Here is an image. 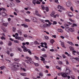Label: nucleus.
Returning <instances> with one entry per match:
<instances>
[{"mask_svg":"<svg viewBox=\"0 0 79 79\" xmlns=\"http://www.w3.org/2000/svg\"><path fill=\"white\" fill-rule=\"evenodd\" d=\"M26 59H28V60H25V62L27 63H29L31 64H33V63H34V61H32V59L31 58H30L29 57L27 56L25 57Z\"/></svg>","mask_w":79,"mask_h":79,"instance_id":"f257e3e1","label":"nucleus"},{"mask_svg":"<svg viewBox=\"0 0 79 79\" xmlns=\"http://www.w3.org/2000/svg\"><path fill=\"white\" fill-rule=\"evenodd\" d=\"M12 66L15 68H16V66H17V67H19V63L16 62H14L12 64Z\"/></svg>","mask_w":79,"mask_h":79,"instance_id":"f03ea898","label":"nucleus"},{"mask_svg":"<svg viewBox=\"0 0 79 79\" xmlns=\"http://www.w3.org/2000/svg\"><path fill=\"white\" fill-rule=\"evenodd\" d=\"M71 72V70L69 69L68 68H66L65 73L68 74V75H69L70 74V73Z\"/></svg>","mask_w":79,"mask_h":79,"instance_id":"7ed1b4c3","label":"nucleus"},{"mask_svg":"<svg viewBox=\"0 0 79 79\" xmlns=\"http://www.w3.org/2000/svg\"><path fill=\"white\" fill-rule=\"evenodd\" d=\"M61 76L63 77H66L67 76V74L64 73H61Z\"/></svg>","mask_w":79,"mask_h":79,"instance_id":"20e7f679","label":"nucleus"},{"mask_svg":"<svg viewBox=\"0 0 79 79\" xmlns=\"http://www.w3.org/2000/svg\"><path fill=\"white\" fill-rule=\"evenodd\" d=\"M66 5L67 6L69 7V6H71V3L69 2H66Z\"/></svg>","mask_w":79,"mask_h":79,"instance_id":"39448f33","label":"nucleus"},{"mask_svg":"<svg viewBox=\"0 0 79 79\" xmlns=\"http://www.w3.org/2000/svg\"><path fill=\"white\" fill-rule=\"evenodd\" d=\"M31 18L32 20L33 21H34V22H35L36 21H37V19L35 18V17H34L33 16H31Z\"/></svg>","mask_w":79,"mask_h":79,"instance_id":"423d86ee","label":"nucleus"},{"mask_svg":"<svg viewBox=\"0 0 79 79\" xmlns=\"http://www.w3.org/2000/svg\"><path fill=\"white\" fill-rule=\"evenodd\" d=\"M40 58H42V61H43L44 63V64H46V63H47V61H46L45 60V59H44V58L42 56H41Z\"/></svg>","mask_w":79,"mask_h":79,"instance_id":"0eeeda50","label":"nucleus"},{"mask_svg":"<svg viewBox=\"0 0 79 79\" xmlns=\"http://www.w3.org/2000/svg\"><path fill=\"white\" fill-rule=\"evenodd\" d=\"M57 7L58 9H59L60 10H64V8L60 5H58Z\"/></svg>","mask_w":79,"mask_h":79,"instance_id":"6e6552de","label":"nucleus"},{"mask_svg":"<svg viewBox=\"0 0 79 79\" xmlns=\"http://www.w3.org/2000/svg\"><path fill=\"white\" fill-rule=\"evenodd\" d=\"M49 26H50V25L47 23H45L43 26V27H49Z\"/></svg>","mask_w":79,"mask_h":79,"instance_id":"1a4fd4ad","label":"nucleus"},{"mask_svg":"<svg viewBox=\"0 0 79 79\" xmlns=\"http://www.w3.org/2000/svg\"><path fill=\"white\" fill-rule=\"evenodd\" d=\"M18 32L19 35H22V30H18Z\"/></svg>","mask_w":79,"mask_h":79,"instance_id":"9d476101","label":"nucleus"},{"mask_svg":"<svg viewBox=\"0 0 79 79\" xmlns=\"http://www.w3.org/2000/svg\"><path fill=\"white\" fill-rule=\"evenodd\" d=\"M67 13L68 16H70V17H72V15H73L72 13L71 12H68Z\"/></svg>","mask_w":79,"mask_h":79,"instance_id":"9b49d317","label":"nucleus"},{"mask_svg":"<svg viewBox=\"0 0 79 79\" xmlns=\"http://www.w3.org/2000/svg\"><path fill=\"white\" fill-rule=\"evenodd\" d=\"M67 43L69 44H70V45H71L72 46H74V44H73V43L71 41H68L67 42Z\"/></svg>","mask_w":79,"mask_h":79,"instance_id":"f8f14e48","label":"nucleus"},{"mask_svg":"<svg viewBox=\"0 0 79 79\" xmlns=\"http://www.w3.org/2000/svg\"><path fill=\"white\" fill-rule=\"evenodd\" d=\"M61 46L63 47V48H66V47H65L64 44V42H62Z\"/></svg>","mask_w":79,"mask_h":79,"instance_id":"ddd939ff","label":"nucleus"},{"mask_svg":"<svg viewBox=\"0 0 79 79\" xmlns=\"http://www.w3.org/2000/svg\"><path fill=\"white\" fill-rule=\"evenodd\" d=\"M69 31H70V32H73L74 31V29L73 28H70L69 29Z\"/></svg>","mask_w":79,"mask_h":79,"instance_id":"4468645a","label":"nucleus"},{"mask_svg":"<svg viewBox=\"0 0 79 79\" xmlns=\"http://www.w3.org/2000/svg\"><path fill=\"white\" fill-rule=\"evenodd\" d=\"M21 25L22 26H24V27H28V26L27 25H25L24 24H22Z\"/></svg>","mask_w":79,"mask_h":79,"instance_id":"2eb2a0df","label":"nucleus"},{"mask_svg":"<svg viewBox=\"0 0 79 79\" xmlns=\"http://www.w3.org/2000/svg\"><path fill=\"white\" fill-rule=\"evenodd\" d=\"M41 7L42 10H45V7L43 5H41Z\"/></svg>","mask_w":79,"mask_h":79,"instance_id":"dca6fc26","label":"nucleus"},{"mask_svg":"<svg viewBox=\"0 0 79 79\" xmlns=\"http://www.w3.org/2000/svg\"><path fill=\"white\" fill-rule=\"evenodd\" d=\"M45 10L46 11H47V12H48V11H49V10L48 7H46Z\"/></svg>","mask_w":79,"mask_h":79,"instance_id":"f3484780","label":"nucleus"},{"mask_svg":"<svg viewBox=\"0 0 79 79\" xmlns=\"http://www.w3.org/2000/svg\"><path fill=\"white\" fill-rule=\"evenodd\" d=\"M36 1L37 0H34L32 1V3L34 4V5H35V3H36Z\"/></svg>","mask_w":79,"mask_h":79,"instance_id":"a211bd4d","label":"nucleus"},{"mask_svg":"<svg viewBox=\"0 0 79 79\" xmlns=\"http://www.w3.org/2000/svg\"><path fill=\"white\" fill-rule=\"evenodd\" d=\"M8 24V23H5L3 24V25L5 26V27H7V25Z\"/></svg>","mask_w":79,"mask_h":79,"instance_id":"6ab92c4d","label":"nucleus"},{"mask_svg":"<svg viewBox=\"0 0 79 79\" xmlns=\"http://www.w3.org/2000/svg\"><path fill=\"white\" fill-rule=\"evenodd\" d=\"M58 32H63V31L60 29H58Z\"/></svg>","mask_w":79,"mask_h":79,"instance_id":"aec40b11","label":"nucleus"},{"mask_svg":"<svg viewBox=\"0 0 79 79\" xmlns=\"http://www.w3.org/2000/svg\"><path fill=\"white\" fill-rule=\"evenodd\" d=\"M65 27L66 28V29H69V25L67 24H65Z\"/></svg>","mask_w":79,"mask_h":79,"instance_id":"412c9836","label":"nucleus"},{"mask_svg":"<svg viewBox=\"0 0 79 79\" xmlns=\"http://www.w3.org/2000/svg\"><path fill=\"white\" fill-rule=\"evenodd\" d=\"M12 45V43L11 41H9L8 44V45L9 46H11Z\"/></svg>","mask_w":79,"mask_h":79,"instance_id":"4be33fe9","label":"nucleus"},{"mask_svg":"<svg viewBox=\"0 0 79 79\" xmlns=\"http://www.w3.org/2000/svg\"><path fill=\"white\" fill-rule=\"evenodd\" d=\"M24 52H28V49H27V48L24 49L23 50Z\"/></svg>","mask_w":79,"mask_h":79,"instance_id":"5701e85b","label":"nucleus"},{"mask_svg":"<svg viewBox=\"0 0 79 79\" xmlns=\"http://www.w3.org/2000/svg\"><path fill=\"white\" fill-rule=\"evenodd\" d=\"M55 42V40H54L52 39L50 40V43L51 44H53Z\"/></svg>","mask_w":79,"mask_h":79,"instance_id":"b1692460","label":"nucleus"},{"mask_svg":"<svg viewBox=\"0 0 79 79\" xmlns=\"http://www.w3.org/2000/svg\"><path fill=\"white\" fill-rule=\"evenodd\" d=\"M20 37L19 36H16L15 37V38L16 39H18V40H20Z\"/></svg>","mask_w":79,"mask_h":79,"instance_id":"393cba45","label":"nucleus"},{"mask_svg":"<svg viewBox=\"0 0 79 79\" xmlns=\"http://www.w3.org/2000/svg\"><path fill=\"white\" fill-rule=\"evenodd\" d=\"M69 48L70 50H74V48L70 46L69 47Z\"/></svg>","mask_w":79,"mask_h":79,"instance_id":"a878e982","label":"nucleus"},{"mask_svg":"<svg viewBox=\"0 0 79 79\" xmlns=\"http://www.w3.org/2000/svg\"><path fill=\"white\" fill-rule=\"evenodd\" d=\"M1 39H2V40H6V38H5V37H4V36H2L1 37Z\"/></svg>","mask_w":79,"mask_h":79,"instance_id":"bb28decb","label":"nucleus"},{"mask_svg":"<svg viewBox=\"0 0 79 79\" xmlns=\"http://www.w3.org/2000/svg\"><path fill=\"white\" fill-rule=\"evenodd\" d=\"M28 53H29V55H32V52H31V50L30 49H28Z\"/></svg>","mask_w":79,"mask_h":79,"instance_id":"cd10ccee","label":"nucleus"},{"mask_svg":"<svg viewBox=\"0 0 79 79\" xmlns=\"http://www.w3.org/2000/svg\"><path fill=\"white\" fill-rule=\"evenodd\" d=\"M57 24V22L55 21H54L52 23L53 25H55Z\"/></svg>","mask_w":79,"mask_h":79,"instance_id":"c85d7f7f","label":"nucleus"},{"mask_svg":"<svg viewBox=\"0 0 79 79\" xmlns=\"http://www.w3.org/2000/svg\"><path fill=\"white\" fill-rule=\"evenodd\" d=\"M2 15L3 16H6V14L5 12L2 13Z\"/></svg>","mask_w":79,"mask_h":79,"instance_id":"c756f323","label":"nucleus"},{"mask_svg":"<svg viewBox=\"0 0 79 79\" xmlns=\"http://www.w3.org/2000/svg\"><path fill=\"white\" fill-rule=\"evenodd\" d=\"M39 76H41V77H42L44 76V75H43V74L41 73H39Z\"/></svg>","mask_w":79,"mask_h":79,"instance_id":"7c9ffc66","label":"nucleus"},{"mask_svg":"<svg viewBox=\"0 0 79 79\" xmlns=\"http://www.w3.org/2000/svg\"><path fill=\"white\" fill-rule=\"evenodd\" d=\"M34 44L35 45H37V44H39V43H38V42L37 41H35Z\"/></svg>","mask_w":79,"mask_h":79,"instance_id":"2f4dec72","label":"nucleus"},{"mask_svg":"<svg viewBox=\"0 0 79 79\" xmlns=\"http://www.w3.org/2000/svg\"><path fill=\"white\" fill-rule=\"evenodd\" d=\"M54 15H55V13L52 12V13L50 15V16H52V17H53V16H54Z\"/></svg>","mask_w":79,"mask_h":79,"instance_id":"473e14b6","label":"nucleus"},{"mask_svg":"<svg viewBox=\"0 0 79 79\" xmlns=\"http://www.w3.org/2000/svg\"><path fill=\"white\" fill-rule=\"evenodd\" d=\"M13 32H15L16 31V28L15 27H13Z\"/></svg>","mask_w":79,"mask_h":79,"instance_id":"72a5a7b5","label":"nucleus"},{"mask_svg":"<svg viewBox=\"0 0 79 79\" xmlns=\"http://www.w3.org/2000/svg\"><path fill=\"white\" fill-rule=\"evenodd\" d=\"M10 5H11V6H12V7H13V6H15V4H14V3H10Z\"/></svg>","mask_w":79,"mask_h":79,"instance_id":"f704fd0d","label":"nucleus"},{"mask_svg":"<svg viewBox=\"0 0 79 79\" xmlns=\"http://www.w3.org/2000/svg\"><path fill=\"white\" fill-rule=\"evenodd\" d=\"M21 75L23 76H26V74L25 73H21Z\"/></svg>","mask_w":79,"mask_h":79,"instance_id":"c9c22d12","label":"nucleus"},{"mask_svg":"<svg viewBox=\"0 0 79 79\" xmlns=\"http://www.w3.org/2000/svg\"><path fill=\"white\" fill-rule=\"evenodd\" d=\"M14 42L15 43H17V44H19V41H17V40H14Z\"/></svg>","mask_w":79,"mask_h":79,"instance_id":"e433bc0d","label":"nucleus"},{"mask_svg":"<svg viewBox=\"0 0 79 79\" xmlns=\"http://www.w3.org/2000/svg\"><path fill=\"white\" fill-rule=\"evenodd\" d=\"M35 57L36 60H39V57L36 56H35Z\"/></svg>","mask_w":79,"mask_h":79,"instance_id":"4c0bfd02","label":"nucleus"},{"mask_svg":"<svg viewBox=\"0 0 79 79\" xmlns=\"http://www.w3.org/2000/svg\"><path fill=\"white\" fill-rule=\"evenodd\" d=\"M72 27H74V26H77V24L75 23L73 24V25L72 26Z\"/></svg>","mask_w":79,"mask_h":79,"instance_id":"58836bf2","label":"nucleus"},{"mask_svg":"<svg viewBox=\"0 0 79 79\" xmlns=\"http://www.w3.org/2000/svg\"><path fill=\"white\" fill-rule=\"evenodd\" d=\"M20 40L22 41H23V40H24V38L23 37H20Z\"/></svg>","mask_w":79,"mask_h":79,"instance_id":"ea45409f","label":"nucleus"},{"mask_svg":"<svg viewBox=\"0 0 79 79\" xmlns=\"http://www.w3.org/2000/svg\"><path fill=\"white\" fill-rule=\"evenodd\" d=\"M2 29L3 30L4 32H6V29H5V28H2Z\"/></svg>","mask_w":79,"mask_h":79,"instance_id":"a19ab883","label":"nucleus"},{"mask_svg":"<svg viewBox=\"0 0 79 79\" xmlns=\"http://www.w3.org/2000/svg\"><path fill=\"white\" fill-rule=\"evenodd\" d=\"M36 4H40V2L39 1H37L36 2Z\"/></svg>","mask_w":79,"mask_h":79,"instance_id":"79ce46f5","label":"nucleus"},{"mask_svg":"<svg viewBox=\"0 0 79 79\" xmlns=\"http://www.w3.org/2000/svg\"><path fill=\"white\" fill-rule=\"evenodd\" d=\"M44 37L45 39H47V40H48V39H49V38L47 36H45Z\"/></svg>","mask_w":79,"mask_h":79,"instance_id":"37998d69","label":"nucleus"},{"mask_svg":"<svg viewBox=\"0 0 79 79\" xmlns=\"http://www.w3.org/2000/svg\"><path fill=\"white\" fill-rule=\"evenodd\" d=\"M57 69H61V68L59 67V66H57L56 67Z\"/></svg>","mask_w":79,"mask_h":79,"instance_id":"c03bdc74","label":"nucleus"},{"mask_svg":"<svg viewBox=\"0 0 79 79\" xmlns=\"http://www.w3.org/2000/svg\"><path fill=\"white\" fill-rule=\"evenodd\" d=\"M59 64H63V63H62V62L61 61H59L58 62Z\"/></svg>","mask_w":79,"mask_h":79,"instance_id":"a18cd8bd","label":"nucleus"},{"mask_svg":"<svg viewBox=\"0 0 79 79\" xmlns=\"http://www.w3.org/2000/svg\"><path fill=\"white\" fill-rule=\"evenodd\" d=\"M35 13L36 15H37L39 14V12H38V11L36 10L35 11Z\"/></svg>","mask_w":79,"mask_h":79,"instance_id":"49530a36","label":"nucleus"},{"mask_svg":"<svg viewBox=\"0 0 79 79\" xmlns=\"http://www.w3.org/2000/svg\"><path fill=\"white\" fill-rule=\"evenodd\" d=\"M0 69H5V67L4 66H2L0 67Z\"/></svg>","mask_w":79,"mask_h":79,"instance_id":"de8ad7c7","label":"nucleus"},{"mask_svg":"<svg viewBox=\"0 0 79 79\" xmlns=\"http://www.w3.org/2000/svg\"><path fill=\"white\" fill-rule=\"evenodd\" d=\"M62 57H63V58H66V56L64 55H62Z\"/></svg>","mask_w":79,"mask_h":79,"instance_id":"09e8293b","label":"nucleus"},{"mask_svg":"<svg viewBox=\"0 0 79 79\" xmlns=\"http://www.w3.org/2000/svg\"><path fill=\"white\" fill-rule=\"evenodd\" d=\"M25 21L27 22H30V21L29 19H25Z\"/></svg>","mask_w":79,"mask_h":79,"instance_id":"8fccbe9b","label":"nucleus"},{"mask_svg":"<svg viewBox=\"0 0 79 79\" xmlns=\"http://www.w3.org/2000/svg\"><path fill=\"white\" fill-rule=\"evenodd\" d=\"M42 56H44V57H45V58H46V57H47V55L45 54L43 55Z\"/></svg>","mask_w":79,"mask_h":79,"instance_id":"3c124183","label":"nucleus"},{"mask_svg":"<svg viewBox=\"0 0 79 79\" xmlns=\"http://www.w3.org/2000/svg\"><path fill=\"white\" fill-rule=\"evenodd\" d=\"M70 10H71V11H74V10H73V8L72 6L71 7Z\"/></svg>","mask_w":79,"mask_h":79,"instance_id":"603ef678","label":"nucleus"},{"mask_svg":"<svg viewBox=\"0 0 79 79\" xmlns=\"http://www.w3.org/2000/svg\"><path fill=\"white\" fill-rule=\"evenodd\" d=\"M35 64V66H39V64H38V63H35V64Z\"/></svg>","mask_w":79,"mask_h":79,"instance_id":"864d4df0","label":"nucleus"},{"mask_svg":"<svg viewBox=\"0 0 79 79\" xmlns=\"http://www.w3.org/2000/svg\"><path fill=\"white\" fill-rule=\"evenodd\" d=\"M18 50L19 51H20V52H22V50H21V49L19 48H18Z\"/></svg>","mask_w":79,"mask_h":79,"instance_id":"5fc2aeb1","label":"nucleus"},{"mask_svg":"<svg viewBox=\"0 0 79 79\" xmlns=\"http://www.w3.org/2000/svg\"><path fill=\"white\" fill-rule=\"evenodd\" d=\"M69 19L70 21H71V22L74 23V20H73L71 19Z\"/></svg>","mask_w":79,"mask_h":79,"instance_id":"6e6d98bb","label":"nucleus"},{"mask_svg":"<svg viewBox=\"0 0 79 79\" xmlns=\"http://www.w3.org/2000/svg\"><path fill=\"white\" fill-rule=\"evenodd\" d=\"M16 2L17 3H20L21 2V1L19 0H15Z\"/></svg>","mask_w":79,"mask_h":79,"instance_id":"4d7b16f0","label":"nucleus"},{"mask_svg":"<svg viewBox=\"0 0 79 79\" xmlns=\"http://www.w3.org/2000/svg\"><path fill=\"white\" fill-rule=\"evenodd\" d=\"M22 48H23V49H25V48H26V47H25V46H22Z\"/></svg>","mask_w":79,"mask_h":79,"instance_id":"13d9d810","label":"nucleus"},{"mask_svg":"<svg viewBox=\"0 0 79 79\" xmlns=\"http://www.w3.org/2000/svg\"><path fill=\"white\" fill-rule=\"evenodd\" d=\"M2 35H3L2 36H3L4 37L5 36V33H2Z\"/></svg>","mask_w":79,"mask_h":79,"instance_id":"bf43d9fd","label":"nucleus"},{"mask_svg":"<svg viewBox=\"0 0 79 79\" xmlns=\"http://www.w3.org/2000/svg\"><path fill=\"white\" fill-rule=\"evenodd\" d=\"M50 52H54V49H51L50 50Z\"/></svg>","mask_w":79,"mask_h":79,"instance_id":"052dcab7","label":"nucleus"},{"mask_svg":"<svg viewBox=\"0 0 79 79\" xmlns=\"http://www.w3.org/2000/svg\"><path fill=\"white\" fill-rule=\"evenodd\" d=\"M14 55V54L11 53V54H10V56H11V57H12V56H13Z\"/></svg>","mask_w":79,"mask_h":79,"instance_id":"680f3d73","label":"nucleus"},{"mask_svg":"<svg viewBox=\"0 0 79 79\" xmlns=\"http://www.w3.org/2000/svg\"><path fill=\"white\" fill-rule=\"evenodd\" d=\"M52 37H54V38H56V35H52Z\"/></svg>","mask_w":79,"mask_h":79,"instance_id":"e2e57ef3","label":"nucleus"},{"mask_svg":"<svg viewBox=\"0 0 79 79\" xmlns=\"http://www.w3.org/2000/svg\"><path fill=\"white\" fill-rule=\"evenodd\" d=\"M7 53L8 54V55H10V51H8L7 52Z\"/></svg>","mask_w":79,"mask_h":79,"instance_id":"0e129e2a","label":"nucleus"},{"mask_svg":"<svg viewBox=\"0 0 79 79\" xmlns=\"http://www.w3.org/2000/svg\"><path fill=\"white\" fill-rule=\"evenodd\" d=\"M22 44H23V46H24V45H26V43H22Z\"/></svg>","mask_w":79,"mask_h":79,"instance_id":"69168bd1","label":"nucleus"},{"mask_svg":"<svg viewBox=\"0 0 79 79\" xmlns=\"http://www.w3.org/2000/svg\"><path fill=\"white\" fill-rule=\"evenodd\" d=\"M41 50L42 51H44V52H45V48H43L42 49H41Z\"/></svg>","mask_w":79,"mask_h":79,"instance_id":"338daca9","label":"nucleus"},{"mask_svg":"<svg viewBox=\"0 0 79 79\" xmlns=\"http://www.w3.org/2000/svg\"><path fill=\"white\" fill-rule=\"evenodd\" d=\"M24 36L25 37H27V35H24Z\"/></svg>","mask_w":79,"mask_h":79,"instance_id":"774afa93","label":"nucleus"}]
</instances>
